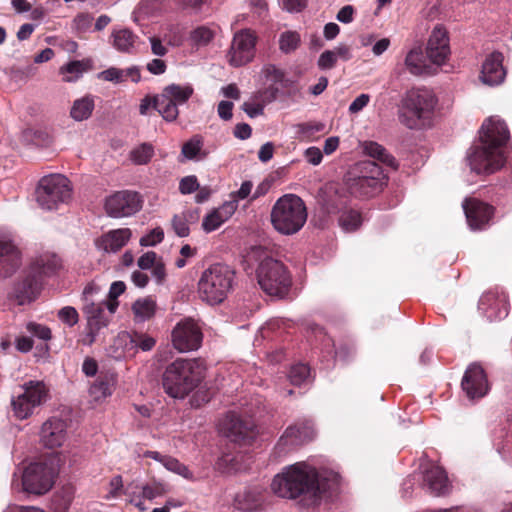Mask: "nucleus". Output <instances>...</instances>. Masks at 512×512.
Masks as SVG:
<instances>
[{"label": "nucleus", "instance_id": "f257e3e1", "mask_svg": "<svg viewBox=\"0 0 512 512\" xmlns=\"http://www.w3.org/2000/svg\"><path fill=\"white\" fill-rule=\"evenodd\" d=\"M339 483L338 474L329 471H318L304 462H299L284 469L274 477L271 489L282 498L295 499L302 497L306 506L316 505L324 493L334 490Z\"/></svg>", "mask_w": 512, "mask_h": 512}, {"label": "nucleus", "instance_id": "f03ea898", "mask_svg": "<svg viewBox=\"0 0 512 512\" xmlns=\"http://www.w3.org/2000/svg\"><path fill=\"white\" fill-rule=\"evenodd\" d=\"M506 124L496 117L487 119L480 130L479 143L470 148L467 159L477 174H492L505 162L503 147L509 140Z\"/></svg>", "mask_w": 512, "mask_h": 512}, {"label": "nucleus", "instance_id": "7ed1b4c3", "mask_svg": "<svg viewBox=\"0 0 512 512\" xmlns=\"http://www.w3.org/2000/svg\"><path fill=\"white\" fill-rule=\"evenodd\" d=\"M204 370L199 359L178 358L166 367L162 376L163 388L173 398H184L198 386Z\"/></svg>", "mask_w": 512, "mask_h": 512}, {"label": "nucleus", "instance_id": "20e7f679", "mask_svg": "<svg viewBox=\"0 0 512 512\" xmlns=\"http://www.w3.org/2000/svg\"><path fill=\"white\" fill-rule=\"evenodd\" d=\"M250 258L259 262L256 276L261 289L270 296H286L291 286V277L283 263L270 257L262 247L252 248Z\"/></svg>", "mask_w": 512, "mask_h": 512}, {"label": "nucleus", "instance_id": "39448f33", "mask_svg": "<svg viewBox=\"0 0 512 512\" xmlns=\"http://www.w3.org/2000/svg\"><path fill=\"white\" fill-rule=\"evenodd\" d=\"M437 104L435 94L426 88H413L402 99L399 120L409 129L429 126Z\"/></svg>", "mask_w": 512, "mask_h": 512}, {"label": "nucleus", "instance_id": "423d86ee", "mask_svg": "<svg viewBox=\"0 0 512 512\" xmlns=\"http://www.w3.org/2000/svg\"><path fill=\"white\" fill-rule=\"evenodd\" d=\"M307 220V209L303 200L294 194L280 197L272 207L271 223L283 235L296 234Z\"/></svg>", "mask_w": 512, "mask_h": 512}, {"label": "nucleus", "instance_id": "0eeeda50", "mask_svg": "<svg viewBox=\"0 0 512 512\" xmlns=\"http://www.w3.org/2000/svg\"><path fill=\"white\" fill-rule=\"evenodd\" d=\"M234 272L224 264H213L205 269L198 281L199 297L210 305L223 302L232 290Z\"/></svg>", "mask_w": 512, "mask_h": 512}, {"label": "nucleus", "instance_id": "6e6552de", "mask_svg": "<svg viewBox=\"0 0 512 512\" xmlns=\"http://www.w3.org/2000/svg\"><path fill=\"white\" fill-rule=\"evenodd\" d=\"M71 196L70 181L60 174L43 177L36 189L37 203L45 210L57 209L59 204L67 203Z\"/></svg>", "mask_w": 512, "mask_h": 512}, {"label": "nucleus", "instance_id": "1a4fd4ad", "mask_svg": "<svg viewBox=\"0 0 512 512\" xmlns=\"http://www.w3.org/2000/svg\"><path fill=\"white\" fill-rule=\"evenodd\" d=\"M48 397L49 389L43 381L25 382L12 398L11 405L14 415L21 420L30 417L37 407L47 401Z\"/></svg>", "mask_w": 512, "mask_h": 512}, {"label": "nucleus", "instance_id": "9d476101", "mask_svg": "<svg viewBox=\"0 0 512 512\" xmlns=\"http://www.w3.org/2000/svg\"><path fill=\"white\" fill-rule=\"evenodd\" d=\"M220 433L239 445H250L257 437L258 430L254 421L229 413L219 423Z\"/></svg>", "mask_w": 512, "mask_h": 512}, {"label": "nucleus", "instance_id": "9b49d317", "mask_svg": "<svg viewBox=\"0 0 512 512\" xmlns=\"http://www.w3.org/2000/svg\"><path fill=\"white\" fill-rule=\"evenodd\" d=\"M54 483V470L44 463H32L21 476L22 490L35 495L47 493Z\"/></svg>", "mask_w": 512, "mask_h": 512}, {"label": "nucleus", "instance_id": "f8f14e48", "mask_svg": "<svg viewBox=\"0 0 512 512\" xmlns=\"http://www.w3.org/2000/svg\"><path fill=\"white\" fill-rule=\"evenodd\" d=\"M171 339L176 350L189 352L200 348L203 335L197 323L191 318H186L175 325Z\"/></svg>", "mask_w": 512, "mask_h": 512}, {"label": "nucleus", "instance_id": "ddd939ff", "mask_svg": "<svg viewBox=\"0 0 512 512\" xmlns=\"http://www.w3.org/2000/svg\"><path fill=\"white\" fill-rule=\"evenodd\" d=\"M256 36L250 30H241L233 37L227 54L228 62L234 67L249 63L255 54Z\"/></svg>", "mask_w": 512, "mask_h": 512}, {"label": "nucleus", "instance_id": "4468645a", "mask_svg": "<svg viewBox=\"0 0 512 512\" xmlns=\"http://www.w3.org/2000/svg\"><path fill=\"white\" fill-rule=\"evenodd\" d=\"M142 201L136 192L120 191L106 199L105 209L114 218L127 217L141 209Z\"/></svg>", "mask_w": 512, "mask_h": 512}, {"label": "nucleus", "instance_id": "2eb2a0df", "mask_svg": "<svg viewBox=\"0 0 512 512\" xmlns=\"http://www.w3.org/2000/svg\"><path fill=\"white\" fill-rule=\"evenodd\" d=\"M94 288L92 286L85 287L83 294L85 297L84 313L87 318V323L92 327L103 328L107 326L109 319L105 313L107 309L110 314H113L118 306V302L113 301H98L89 299V296L93 293Z\"/></svg>", "mask_w": 512, "mask_h": 512}, {"label": "nucleus", "instance_id": "dca6fc26", "mask_svg": "<svg viewBox=\"0 0 512 512\" xmlns=\"http://www.w3.org/2000/svg\"><path fill=\"white\" fill-rule=\"evenodd\" d=\"M68 424L59 417L48 418L41 426L39 432L40 443L48 449L61 447L67 440Z\"/></svg>", "mask_w": 512, "mask_h": 512}, {"label": "nucleus", "instance_id": "f3484780", "mask_svg": "<svg viewBox=\"0 0 512 512\" xmlns=\"http://www.w3.org/2000/svg\"><path fill=\"white\" fill-rule=\"evenodd\" d=\"M463 210L471 230L485 229L491 220L494 208L475 198L465 199Z\"/></svg>", "mask_w": 512, "mask_h": 512}, {"label": "nucleus", "instance_id": "a211bd4d", "mask_svg": "<svg viewBox=\"0 0 512 512\" xmlns=\"http://www.w3.org/2000/svg\"><path fill=\"white\" fill-rule=\"evenodd\" d=\"M461 386L469 399L485 396L489 386L484 369L479 364H471L465 371Z\"/></svg>", "mask_w": 512, "mask_h": 512}, {"label": "nucleus", "instance_id": "6ab92c4d", "mask_svg": "<svg viewBox=\"0 0 512 512\" xmlns=\"http://www.w3.org/2000/svg\"><path fill=\"white\" fill-rule=\"evenodd\" d=\"M427 57L433 64L442 65L450 55L449 38L446 29L441 25H436L429 37L427 48Z\"/></svg>", "mask_w": 512, "mask_h": 512}, {"label": "nucleus", "instance_id": "aec40b11", "mask_svg": "<svg viewBox=\"0 0 512 512\" xmlns=\"http://www.w3.org/2000/svg\"><path fill=\"white\" fill-rule=\"evenodd\" d=\"M155 344L156 340L153 337L137 331H123L115 339V345L122 347L123 352L129 355L135 354L138 350L150 351Z\"/></svg>", "mask_w": 512, "mask_h": 512}, {"label": "nucleus", "instance_id": "412c9836", "mask_svg": "<svg viewBox=\"0 0 512 512\" xmlns=\"http://www.w3.org/2000/svg\"><path fill=\"white\" fill-rule=\"evenodd\" d=\"M40 291V285L30 272L22 280L15 283L9 297L13 299L18 305L29 304L34 301Z\"/></svg>", "mask_w": 512, "mask_h": 512}, {"label": "nucleus", "instance_id": "4be33fe9", "mask_svg": "<svg viewBox=\"0 0 512 512\" xmlns=\"http://www.w3.org/2000/svg\"><path fill=\"white\" fill-rule=\"evenodd\" d=\"M62 268L61 259L54 253L44 252L36 256L30 265V273L35 277H50Z\"/></svg>", "mask_w": 512, "mask_h": 512}, {"label": "nucleus", "instance_id": "5701e85b", "mask_svg": "<svg viewBox=\"0 0 512 512\" xmlns=\"http://www.w3.org/2000/svg\"><path fill=\"white\" fill-rule=\"evenodd\" d=\"M20 253L11 240L0 237V277H7L20 266Z\"/></svg>", "mask_w": 512, "mask_h": 512}, {"label": "nucleus", "instance_id": "b1692460", "mask_svg": "<svg viewBox=\"0 0 512 512\" xmlns=\"http://www.w3.org/2000/svg\"><path fill=\"white\" fill-rule=\"evenodd\" d=\"M505 71L502 66V54L492 53L483 63L481 80L484 84L494 86L503 82Z\"/></svg>", "mask_w": 512, "mask_h": 512}, {"label": "nucleus", "instance_id": "393cba45", "mask_svg": "<svg viewBox=\"0 0 512 512\" xmlns=\"http://www.w3.org/2000/svg\"><path fill=\"white\" fill-rule=\"evenodd\" d=\"M131 235L132 233L129 228L111 230L96 241V246L104 252L115 253L127 244Z\"/></svg>", "mask_w": 512, "mask_h": 512}, {"label": "nucleus", "instance_id": "a878e982", "mask_svg": "<svg viewBox=\"0 0 512 512\" xmlns=\"http://www.w3.org/2000/svg\"><path fill=\"white\" fill-rule=\"evenodd\" d=\"M424 484L427 486L430 493L436 496L443 495L449 490V482L445 471L435 465L425 470Z\"/></svg>", "mask_w": 512, "mask_h": 512}, {"label": "nucleus", "instance_id": "bb28decb", "mask_svg": "<svg viewBox=\"0 0 512 512\" xmlns=\"http://www.w3.org/2000/svg\"><path fill=\"white\" fill-rule=\"evenodd\" d=\"M235 208V204L233 202H229L212 210L203 218V230L207 233H210L218 229L224 222H226L232 216V214L235 211Z\"/></svg>", "mask_w": 512, "mask_h": 512}, {"label": "nucleus", "instance_id": "cd10ccee", "mask_svg": "<svg viewBox=\"0 0 512 512\" xmlns=\"http://www.w3.org/2000/svg\"><path fill=\"white\" fill-rule=\"evenodd\" d=\"M262 74L265 77L266 82L269 83V87L265 91L266 94H269V101L276 98L280 88H286L289 85L288 80L285 77V73L273 64L265 65L262 68Z\"/></svg>", "mask_w": 512, "mask_h": 512}, {"label": "nucleus", "instance_id": "c85d7f7f", "mask_svg": "<svg viewBox=\"0 0 512 512\" xmlns=\"http://www.w3.org/2000/svg\"><path fill=\"white\" fill-rule=\"evenodd\" d=\"M131 310L134 321L136 323H144L155 316L157 303L151 296L142 297L132 304Z\"/></svg>", "mask_w": 512, "mask_h": 512}, {"label": "nucleus", "instance_id": "c756f323", "mask_svg": "<svg viewBox=\"0 0 512 512\" xmlns=\"http://www.w3.org/2000/svg\"><path fill=\"white\" fill-rule=\"evenodd\" d=\"M95 109V100L92 95H85L73 101L69 115L76 122L88 120Z\"/></svg>", "mask_w": 512, "mask_h": 512}, {"label": "nucleus", "instance_id": "7c9ffc66", "mask_svg": "<svg viewBox=\"0 0 512 512\" xmlns=\"http://www.w3.org/2000/svg\"><path fill=\"white\" fill-rule=\"evenodd\" d=\"M369 178L352 176L348 179V188L351 194L357 197H368L378 192L382 186L380 183H372Z\"/></svg>", "mask_w": 512, "mask_h": 512}, {"label": "nucleus", "instance_id": "2f4dec72", "mask_svg": "<svg viewBox=\"0 0 512 512\" xmlns=\"http://www.w3.org/2000/svg\"><path fill=\"white\" fill-rule=\"evenodd\" d=\"M115 383L114 375H100L90 386L89 394L95 401H101L112 394Z\"/></svg>", "mask_w": 512, "mask_h": 512}, {"label": "nucleus", "instance_id": "473e14b6", "mask_svg": "<svg viewBox=\"0 0 512 512\" xmlns=\"http://www.w3.org/2000/svg\"><path fill=\"white\" fill-rule=\"evenodd\" d=\"M352 176L362 178H369L372 183H380L383 182L384 174L382 168L374 161H361L357 163L352 172Z\"/></svg>", "mask_w": 512, "mask_h": 512}, {"label": "nucleus", "instance_id": "72a5a7b5", "mask_svg": "<svg viewBox=\"0 0 512 512\" xmlns=\"http://www.w3.org/2000/svg\"><path fill=\"white\" fill-rule=\"evenodd\" d=\"M314 435L313 427L311 424L306 423L301 426H289L282 436L281 440L291 445L303 443L312 439Z\"/></svg>", "mask_w": 512, "mask_h": 512}, {"label": "nucleus", "instance_id": "f704fd0d", "mask_svg": "<svg viewBox=\"0 0 512 512\" xmlns=\"http://www.w3.org/2000/svg\"><path fill=\"white\" fill-rule=\"evenodd\" d=\"M113 47L119 52L130 53L134 48L137 36L126 28L115 29L111 34Z\"/></svg>", "mask_w": 512, "mask_h": 512}, {"label": "nucleus", "instance_id": "c9c22d12", "mask_svg": "<svg viewBox=\"0 0 512 512\" xmlns=\"http://www.w3.org/2000/svg\"><path fill=\"white\" fill-rule=\"evenodd\" d=\"M203 138L200 135H195L185 142L181 149V154L187 160H204L208 156V152L203 150Z\"/></svg>", "mask_w": 512, "mask_h": 512}, {"label": "nucleus", "instance_id": "e433bc0d", "mask_svg": "<svg viewBox=\"0 0 512 512\" xmlns=\"http://www.w3.org/2000/svg\"><path fill=\"white\" fill-rule=\"evenodd\" d=\"M153 107L166 121H174L178 114V105L172 101L163 91L153 99Z\"/></svg>", "mask_w": 512, "mask_h": 512}, {"label": "nucleus", "instance_id": "4c0bfd02", "mask_svg": "<svg viewBox=\"0 0 512 512\" xmlns=\"http://www.w3.org/2000/svg\"><path fill=\"white\" fill-rule=\"evenodd\" d=\"M405 65L413 75H422L428 72L429 66L420 48L412 49L405 58Z\"/></svg>", "mask_w": 512, "mask_h": 512}, {"label": "nucleus", "instance_id": "58836bf2", "mask_svg": "<svg viewBox=\"0 0 512 512\" xmlns=\"http://www.w3.org/2000/svg\"><path fill=\"white\" fill-rule=\"evenodd\" d=\"M363 151L370 157L386 164L390 167H396V160L393 156L387 153L386 149L373 141H366L363 143Z\"/></svg>", "mask_w": 512, "mask_h": 512}, {"label": "nucleus", "instance_id": "ea45409f", "mask_svg": "<svg viewBox=\"0 0 512 512\" xmlns=\"http://www.w3.org/2000/svg\"><path fill=\"white\" fill-rule=\"evenodd\" d=\"M196 220L195 212L191 210L183 211L173 216L171 225L175 234L179 237H187L190 233L189 224Z\"/></svg>", "mask_w": 512, "mask_h": 512}, {"label": "nucleus", "instance_id": "a19ab883", "mask_svg": "<svg viewBox=\"0 0 512 512\" xmlns=\"http://www.w3.org/2000/svg\"><path fill=\"white\" fill-rule=\"evenodd\" d=\"M163 92L179 106L189 100L194 89L190 84H170L163 89Z\"/></svg>", "mask_w": 512, "mask_h": 512}, {"label": "nucleus", "instance_id": "79ce46f5", "mask_svg": "<svg viewBox=\"0 0 512 512\" xmlns=\"http://www.w3.org/2000/svg\"><path fill=\"white\" fill-rule=\"evenodd\" d=\"M87 70V66L83 61H71L60 68V74L63 76L64 82H75Z\"/></svg>", "mask_w": 512, "mask_h": 512}, {"label": "nucleus", "instance_id": "37998d69", "mask_svg": "<svg viewBox=\"0 0 512 512\" xmlns=\"http://www.w3.org/2000/svg\"><path fill=\"white\" fill-rule=\"evenodd\" d=\"M243 455H224L217 462L219 469L227 473H236L245 471L248 467L242 465Z\"/></svg>", "mask_w": 512, "mask_h": 512}, {"label": "nucleus", "instance_id": "c03bdc74", "mask_svg": "<svg viewBox=\"0 0 512 512\" xmlns=\"http://www.w3.org/2000/svg\"><path fill=\"white\" fill-rule=\"evenodd\" d=\"M278 43L279 49L283 53L289 54L299 47L301 43V37L297 31H284L280 34Z\"/></svg>", "mask_w": 512, "mask_h": 512}, {"label": "nucleus", "instance_id": "a18cd8bd", "mask_svg": "<svg viewBox=\"0 0 512 512\" xmlns=\"http://www.w3.org/2000/svg\"><path fill=\"white\" fill-rule=\"evenodd\" d=\"M154 156V147L150 143H142L130 152V160L135 165H146Z\"/></svg>", "mask_w": 512, "mask_h": 512}, {"label": "nucleus", "instance_id": "49530a36", "mask_svg": "<svg viewBox=\"0 0 512 512\" xmlns=\"http://www.w3.org/2000/svg\"><path fill=\"white\" fill-rule=\"evenodd\" d=\"M73 500V490L71 487H64L57 492L52 499L54 512H66Z\"/></svg>", "mask_w": 512, "mask_h": 512}, {"label": "nucleus", "instance_id": "de8ad7c7", "mask_svg": "<svg viewBox=\"0 0 512 512\" xmlns=\"http://www.w3.org/2000/svg\"><path fill=\"white\" fill-rule=\"evenodd\" d=\"M361 223V214L355 210L344 211L339 218L340 226L347 232L355 231Z\"/></svg>", "mask_w": 512, "mask_h": 512}, {"label": "nucleus", "instance_id": "09e8293b", "mask_svg": "<svg viewBox=\"0 0 512 512\" xmlns=\"http://www.w3.org/2000/svg\"><path fill=\"white\" fill-rule=\"evenodd\" d=\"M135 489L139 490L143 499L148 500H152L166 493L165 485L160 482L143 484L141 486H136Z\"/></svg>", "mask_w": 512, "mask_h": 512}, {"label": "nucleus", "instance_id": "8fccbe9b", "mask_svg": "<svg viewBox=\"0 0 512 512\" xmlns=\"http://www.w3.org/2000/svg\"><path fill=\"white\" fill-rule=\"evenodd\" d=\"M310 376V369L306 364H296L291 367L288 378L291 384L300 386L308 381Z\"/></svg>", "mask_w": 512, "mask_h": 512}, {"label": "nucleus", "instance_id": "3c124183", "mask_svg": "<svg viewBox=\"0 0 512 512\" xmlns=\"http://www.w3.org/2000/svg\"><path fill=\"white\" fill-rule=\"evenodd\" d=\"M163 466L171 471L174 472L185 479H193V475L188 469V467L182 463H180L176 458H173L171 456H167L165 459H163Z\"/></svg>", "mask_w": 512, "mask_h": 512}, {"label": "nucleus", "instance_id": "603ef678", "mask_svg": "<svg viewBox=\"0 0 512 512\" xmlns=\"http://www.w3.org/2000/svg\"><path fill=\"white\" fill-rule=\"evenodd\" d=\"M213 38V32L207 27H198L191 33V40L197 45H206Z\"/></svg>", "mask_w": 512, "mask_h": 512}, {"label": "nucleus", "instance_id": "864d4df0", "mask_svg": "<svg viewBox=\"0 0 512 512\" xmlns=\"http://www.w3.org/2000/svg\"><path fill=\"white\" fill-rule=\"evenodd\" d=\"M58 317L63 323H65L69 327L74 326L79 320L77 310L71 306H66L60 309L58 312Z\"/></svg>", "mask_w": 512, "mask_h": 512}, {"label": "nucleus", "instance_id": "5fc2aeb1", "mask_svg": "<svg viewBox=\"0 0 512 512\" xmlns=\"http://www.w3.org/2000/svg\"><path fill=\"white\" fill-rule=\"evenodd\" d=\"M164 238V231L162 228L157 227L150 231L147 235L143 236L140 239V245L147 246H155L156 244L162 242Z\"/></svg>", "mask_w": 512, "mask_h": 512}, {"label": "nucleus", "instance_id": "6e6d98bb", "mask_svg": "<svg viewBox=\"0 0 512 512\" xmlns=\"http://www.w3.org/2000/svg\"><path fill=\"white\" fill-rule=\"evenodd\" d=\"M26 328L29 333L41 340H49L51 338V330L45 325L29 322Z\"/></svg>", "mask_w": 512, "mask_h": 512}, {"label": "nucleus", "instance_id": "4d7b16f0", "mask_svg": "<svg viewBox=\"0 0 512 512\" xmlns=\"http://www.w3.org/2000/svg\"><path fill=\"white\" fill-rule=\"evenodd\" d=\"M99 78L113 83L124 82L123 69L111 67L99 73Z\"/></svg>", "mask_w": 512, "mask_h": 512}, {"label": "nucleus", "instance_id": "13d9d810", "mask_svg": "<svg viewBox=\"0 0 512 512\" xmlns=\"http://www.w3.org/2000/svg\"><path fill=\"white\" fill-rule=\"evenodd\" d=\"M199 188L197 177L194 175L186 176L180 180L179 190L182 194H191Z\"/></svg>", "mask_w": 512, "mask_h": 512}, {"label": "nucleus", "instance_id": "bf43d9fd", "mask_svg": "<svg viewBox=\"0 0 512 512\" xmlns=\"http://www.w3.org/2000/svg\"><path fill=\"white\" fill-rule=\"evenodd\" d=\"M336 62L337 57L334 52L332 50H326L320 55L318 66L322 70L331 69L335 66Z\"/></svg>", "mask_w": 512, "mask_h": 512}, {"label": "nucleus", "instance_id": "052dcab7", "mask_svg": "<svg viewBox=\"0 0 512 512\" xmlns=\"http://www.w3.org/2000/svg\"><path fill=\"white\" fill-rule=\"evenodd\" d=\"M242 109L249 117L254 118L263 113L264 104L248 101L243 103Z\"/></svg>", "mask_w": 512, "mask_h": 512}, {"label": "nucleus", "instance_id": "680f3d73", "mask_svg": "<svg viewBox=\"0 0 512 512\" xmlns=\"http://www.w3.org/2000/svg\"><path fill=\"white\" fill-rule=\"evenodd\" d=\"M325 129V124L321 122H309L300 125V131L308 137L322 132Z\"/></svg>", "mask_w": 512, "mask_h": 512}, {"label": "nucleus", "instance_id": "e2e57ef3", "mask_svg": "<svg viewBox=\"0 0 512 512\" xmlns=\"http://www.w3.org/2000/svg\"><path fill=\"white\" fill-rule=\"evenodd\" d=\"M157 254L153 251L146 252L138 259L139 268L146 270L151 269L156 263Z\"/></svg>", "mask_w": 512, "mask_h": 512}, {"label": "nucleus", "instance_id": "0e129e2a", "mask_svg": "<svg viewBox=\"0 0 512 512\" xmlns=\"http://www.w3.org/2000/svg\"><path fill=\"white\" fill-rule=\"evenodd\" d=\"M147 70L154 75H161L165 73L167 65L164 60L155 58L147 63Z\"/></svg>", "mask_w": 512, "mask_h": 512}, {"label": "nucleus", "instance_id": "69168bd1", "mask_svg": "<svg viewBox=\"0 0 512 512\" xmlns=\"http://www.w3.org/2000/svg\"><path fill=\"white\" fill-rule=\"evenodd\" d=\"M370 96L368 94H361L356 97L349 105V112L354 114L361 111L369 103Z\"/></svg>", "mask_w": 512, "mask_h": 512}, {"label": "nucleus", "instance_id": "338daca9", "mask_svg": "<svg viewBox=\"0 0 512 512\" xmlns=\"http://www.w3.org/2000/svg\"><path fill=\"white\" fill-rule=\"evenodd\" d=\"M151 51L155 56L163 57L168 53V47L157 37H150Z\"/></svg>", "mask_w": 512, "mask_h": 512}, {"label": "nucleus", "instance_id": "774afa93", "mask_svg": "<svg viewBox=\"0 0 512 512\" xmlns=\"http://www.w3.org/2000/svg\"><path fill=\"white\" fill-rule=\"evenodd\" d=\"M305 158L308 163L318 165L321 163L323 155L319 148L310 147L305 151Z\"/></svg>", "mask_w": 512, "mask_h": 512}]
</instances>
